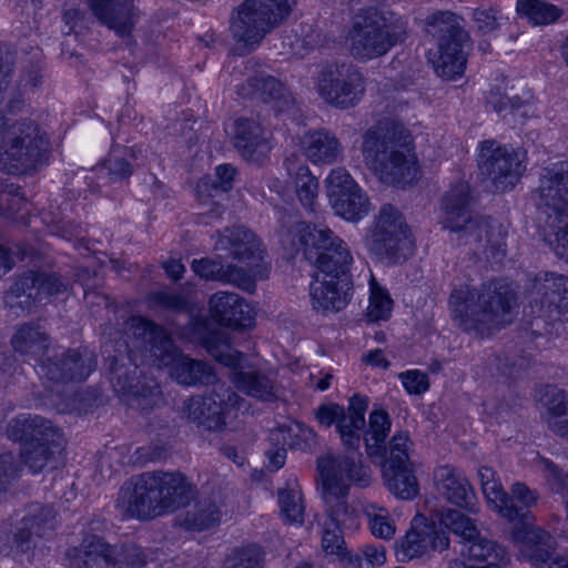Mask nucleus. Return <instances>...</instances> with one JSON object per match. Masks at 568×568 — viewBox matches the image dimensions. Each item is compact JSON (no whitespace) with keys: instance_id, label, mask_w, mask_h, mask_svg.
I'll return each mask as SVG.
<instances>
[{"instance_id":"obj_49","label":"nucleus","mask_w":568,"mask_h":568,"mask_svg":"<svg viewBox=\"0 0 568 568\" xmlns=\"http://www.w3.org/2000/svg\"><path fill=\"white\" fill-rule=\"evenodd\" d=\"M371 296L367 307V317L372 322L386 321L389 318L393 307V300L387 291L383 290L376 278L371 275Z\"/></svg>"},{"instance_id":"obj_11","label":"nucleus","mask_w":568,"mask_h":568,"mask_svg":"<svg viewBox=\"0 0 568 568\" xmlns=\"http://www.w3.org/2000/svg\"><path fill=\"white\" fill-rule=\"evenodd\" d=\"M394 14L376 7L361 10L349 31L351 52L358 60H372L385 54L395 38L388 31Z\"/></svg>"},{"instance_id":"obj_10","label":"nucleus","mask_w":568,"mask_h":568,"mask_svg":"<svg viewBox=\"0 0 568 568\" xmlns=\"http://www.w3.org/2000/svg\"><path fill=\"white\" fill-rule=\"evenodd\" d=\"M425 31L437 41V49L427 54L435 71H462L466 68L464 42L467 33L459 17L450 11H437L426 18Z\"/></svg>"},{"instance_id":"obj_35","label":"nucleus","mask_w":568,"mask_h":568,"mask_svg":"<svg viewBox=\"0 0 568 568\" xmlns=\"http://www.w3.org/2000/svg\"><path fill=\"white\" fill-rule=\"evenodd\" d=\"M13 349L28 358H43L52 348L49 334L34 323H24L17 327L11 337Z\"/></svg>"},{"instance_id":"obj_38","label":"nucleus","mask_w":568,"mask_h":568,"mask_svg":"<svg viewBox=\"0 0 568 568\" xmlns=\"http://www.w3.org/2000/svg\"><path fill=\"white\" fill-rule=\"evenodd\" d=\"M383 479L397 498L409 500L418 495L419 486L413 465L383 466Z\"/></svg>"},{"instance_id":"obj_8","label":"nucleus","mask_w":568,"mask_h":568,"mask_svg":"<svg viewBox=\"0 0 568 568\" xmlns=\"http://www.w3.org/2000/svg\"><path fill=\"white\" fill-rule=\"evenodd\" d=\"M207 353L219 363L230 367V381L247 396L261 402H275L278 385L274 377L262 371H244L245 355L233 348L224 333L210 332L203 339Z\"/></svg>"},{"instance_id":"obj_56","label":"nucleus","mask_w":568,"mask_h":568,"mask_svg":"<svg viewBox=\"0 0 568 568\" xmlns=\"http://www.w3.org/2000/svg\"><path fill=\"white\" fill-rule=\"evenodd\" d=\"M212 389L205 397L217 406L216 410H220V415L224 416L231 409L239 407L241 397L229 386L225 382L216 381L211 383Z\"/></svg>"},{"instance_id":"obj_32","label":"nucleus","mask_w":568,"mask_h":568,"mask_svg":"<svg viewBox=\"0 0 568 568\" xmlns=\"http://www.w3.org/2000/svg\"><path fill=\"white\" fill-rule=\"evenodd\" d=\"M303 154L314 164H332L343 153V146L336 135L320 129L305 133L301 139Z\"/></svg>"},{"instance_id":"obj_29","label":"nucleus","mask_w":568,"mask_h":568,"mask_svg":"<svg viewBox=\"0 0 568 568\" xmlns=\"http://www.w3.org/2000/svg\"><path fill=\"white\" fill-rule=\"evenodd\" d=\"M234 146L247 161L261 163L272 145L261 124L253 119L241 118L234 123Z\"/></svg>"},{"instance_id":"obj_57","label":"nucleus","mask_w":568,"mask_h":568,"mask_svg":"<svg viewBox=\"0 0 568 568\" xmlns=\"http://www.w3.org/2000/svg\"><path fill=\"white\" fill-rule=\"evenodd\" d=\"M323 488L324 500L328 507L325 520H333L337 525L344 524L352 516V509L346 501L348 493L337 494L331 489V486H323Z\"/></svg>"},{"instance_id":"obj_40","label":"nucleus","mask_w":568,"mask_h":568,"mask_svg":"<svg viewBox=\"0 0 568 568\" xmlns=\"http://www.w3.org/2000/svg\"><path fill=\"white\" fill-rule=\"evenodd\" d=\"M390 426L392 420L385 409H374L369 414L368 428L364 434V443L369 456H384Z\"/></svg>"},{"instance_id":"obj_53","label":"nucleus","mask_w":568,"mask_h":568,"mask_svg":"<svg viewBox=\"0 0 568 568\" xmlns=\"http://www.w3.org/2000/svg\"><path fill=\"white\" fill-rule=\"evenodd\" d=\"M24 205L26 197L21 186L13 183L10 178L0 179V215L18 213Z\"/></svg>"},{"instance_id":"obj_51","label":"nucleus","mask_w":568,"mask_h":568,"mask_svg":"<svg viewBox=\"0 0 568 568\" xmlns=\"http://www.w3.org/2000/svg\"><path fill=\"white\" fill-rule=\"evenodd\" d=\"M124 149L113 145L101 168L106 170L111 183L124 182L133 174V166L123 154Z\"/></svg>"},{"instance_id":"obj_63","label":"nucleus","mask_w":568,"mask_h":568,"mask_svg":"<svg viewBox=\"0 0 568 568\" xmlns=\"http://www.w3.org/2000/svg\"><path fill=\"white\" fill-rule=\"evenodd\" d=\"M540 469L545 479L552 491L557 494H566L568 491V474L558 465L548 458L539 459Z\"/></svg>"},{"instance_id":"obj_33","label":"nucleus","mask_w":568,"mask_h":568,"mask_svg":"<svg viewBox=\"0 0 568 568\" xmlns=\"http://www.w3.org/2000/svg\"><path fill=\"white\" fill-rule=\"evenodd\" d=\"M236 93L244 99H256L265 103L274 102L278 108L288 104L290 95L284 84L273 75L250 77L236 87Z\"/></svg>"},{"instance_id":"obj_62","label":"nucleus","mask_w":568,"mask_h":568,"mask_svg":"<svg viewBox=\"0 0 568 568\" xmlns=\"http://www.w3.org/2000/svg\"><path fill=\"white\" fill-rule=\"evenodd\" d=\"M327 195L329 201L351 191L361 189L351 174L344 168H335L326 179Z\"/></svg>"},{"instance_id":"obj_27","label":"nucleus","mask_w":568,"mask_h":568,"mask_svg":"<svg viewBox=\"0 0 568 568\" xmlns=\"http://www.w3.org/2000/svg\"><path fill=\"white\" fill-rule=\"evenodd\" d=\"M212 317L221 325L247 328L254 324V315L246 301L235 293L219 292L210 298Z\"/></svg>"},{"instance_id":"obj_39","label":"nucleus","mask_w":568,"mask_h":568,"mask_svg":"<svg viewBox=\"0 0 568 568\" xmlns=\"http://www.w3.org/2000/svg\"><path fill=\"white\" fill-rule=\"evenodd\" d=\"M64 449L63 439L54 443H41L27 446L21 449L20 456L23 464L31 473L38 474L47 467L55 468Z\"/></svg>"},{"instance_id":"obj_4","label":"nucleus","mask_w":568,"mask_h":568,"mask_svg":"<svg viewBox=\"0 0 568 568\" xmlns=\"http://www.w3.org/2000/svg\"><path fill=\"white\" fill-rule=\"evenodd\" d=\"M124 325L138 345L149 355L152 364L159 368H170L171 377L179 384L209 385L215 379L212 367L182 354L163 326L143 316H131Z\"/></svg>"},{"instance_id":"obj_42","label":"nucleus","mask_w":568,"mask_h":568,"mask_svg":"<svg viewBox=\"0 0 568 568\" xmlns=\"http://www.w3.org/2000/svg\"><path fill=\"white\" fill-rule=\"evenodd\" d=\"M329 202L335 213L349 222H358L371 210L369 199L362 189L344 194L337 193V197Z\"/></svg>"},{"instance_id":"obj_59","label":"nucleus","mask_w":568,"mask_h":568,"mask_svg":"<svg viewBox=\"0 0 568 568\" xmlns=\"http://www.w3.org/2000/svg\"><path fill=\"white\" fill-rule=\"evenodd\" d=\"M278 504L281 513L290 523L302 524L304 521V505L300 491L294 489H280Z\"/></svg>"},{"instance_id":"obj_31","label":"nucleus","mask_w":568,"mask_h":568,"mask_svg":"<svg viewBox=\"0 0 568 568\" xmlns=\"http://www.w3.org/2000/svg\"><path fill=\"white\" fill-rule=\"evenodd\" d=\"M460 554L469 561L478 562L480 566H465L463 562H454L452 568H505L510 561V557L503 545L480 535L470 544H465Z\"/></svg>"},{"instance_id":"obj_9","label":"nucleus","mask_w":568,"mask_h":568,"mask_svg":"<svg viewBox=\"0 0 568 568\" xmlns=\"http://www.w3.org/2000/svg\"><path fill=\"white\" fill-rule=\"evenodd\" d=\"M365 246L378 261L395 264L413 254L414 243L404 215L392 204L381 206L365 236Z\"/></svg>"},{"instance_id":"obj_28","label":"nucleus","mask_w":568,"mask_h":568,"mask_svg":"<svg viewBox=\"0 0 568 568\" xmlns=\"http://www.w3.org/2000/svg\"><path fill=\"white\" fill-rule=\"evenodd\" d=\"M434 479L437 491L447 501L468 511L475 510V491L462 471L450 465H443L435 469Z\"/></svg>"},{"instance_id":"obj_60","label":"nucleus","mask_w":568,"mask_h":568,"mask_svg":"<svg viewBox=\"0 0 568 568\" xmlns=\"http://www.w3.org/2000/svg\"><path fill=\"white\" fill-rule=\"evenodd\" d=\"M539 402L552 416L560 417L568 414V394L557 386H545Z\"/></svg>"},{"instance_id":"obj_43","label":"nucleus","mask_w":568,"mask_h":568,"mask_svg":"<svg viewBox=\"0 0 568 568\" xmlns=\"http://www.w3.org/2000/svg\"><path fill=\"white\" fill-rule=\"evenodd\" d=\"M564 316L559 311L541 308L529 303L523 327L534 338L544 337L552 334L555 324L561 322Z\"/></svg>"},{"instance_id":"obj_23","label":"nucleus","mask_w":568,"mask_h":568,"mask_svg":"<svg viewBox=\"0 0 568 568\" xmlns=\"http://www.w3.org/2000/svg\"><path fill=\"white\" fill-rule=\"evenodd\" d=\"M449 547V538L444 529L435 524L412 527L397 545L396 555L402 560H412L428 555L430 551L442 552Z\"/></svg>"},{"instance_id":"obj_45","label":"nucleus","mask_w":568,"mask_h":568,"mask_svg":"<svg viewBox=\"0 0 568 568\" xmlns=\"http://www.w3.org/2000/svg\"><path fill=\"white\" fill-rule=\"evenodd\" d=\"M483 494L489 504H493L498 513L509 520H517L523 515V508H518L513 498L507 495L498 479L484 485Z\"/></svg>"},{"instance_id":"obj_24","label":"nucleus","mask_w":568,"mask_h":568,"mask_svg":"<svg viewBox=\"0 0 568 568\" xmlns=\"http://www.w3.org/2000/svg\"><path fill=\"white\" fill-rule=\"evenodd\" d=\"M321 229L323 226H312L295 213L283 211L278 217L276 230L277 242L288 257H294L302 251L307 260V248L313 242V234Z\"/></svg>"},{"instance_id":"obj_19","label":"nucleus","mask_w":568,"mask_h":568,"mask_svg":"<svg viewBox=\"0 0 568 568\" xmlns=\"http://www.w3.org/2000/svg\"><path fill=\"white\" fill-rule=\"evenodd\" d=\"M317 92L328 104L348 109L362 99L365 81L362 73H321Z\"/></svg>"},{"instance_id":"obj_22","label":"nucleus","mask_w":568,"mask_h":568,"mask_svg":"<svg viewBox=\"0 0 568 568\" xmlns=\"http://www.w3.org/2000/svg\"><path fill=\"white\" fill-rule=\"evenodd\" d=\"M55 528V510L51 505L34 503L28 506L20 527L14 534L13 547L19 552H28L37 546V540Z\"/></svg>"},{"instance_id":"obj_44","label":"nucleus","mask_w":568,"mask_h":568,"mask_svg":"<svg viewBox=\"0 0 568 568\" xmlns=\"http://www.w3.org/2000/svg\"><path fill=\"white\" fill-rule=\"evenodd\" d=\"M516 10L520 18L527 19L534 26L556 22L562 10L545 0H517Z\"/></svg>"},{"instance_id":"obj_18","label":"nucleus","mask_w":568,"mask_h":568,"mask_svg":"<svg viewBox=\"0 0 568 568\" xmlns=\"http://www.w3.org/2000/svg\"><path fill=\"white\" fill-rule=\"evenodd\" d=\"M217 248L226 250L229 254L244 266H237L248 273L251 281L266 277L267 268L264 263L263 248L256 235L243 225L225 229L221 234Z\"/></svg>"},{"instance_id":"obj_36","label":"nucleus","mask_w":568,"mask_h":568,"mask_svg":"<svg viewBox=\"0 0 568 568\" xmlns=\"http://www.w3.org/2000/svg\"><path fill=\"white\" fill-rule=\"evenodd\" d=\"M287 174L295 183V191L302 205L310 212H314L318 194V181L311 173L308 166L296 154H291L284 162Z\"/></svg>"},{"instance_id":"obj_2","label":"nucleus","mask_w":568,"mask_h":568,"mask_svg":"<svg viewBox=\"0 0 568 568\" xmlns=\"http://www.w3.org/2000/svg\"><path fill=\"white\" fill-rule=\"evenodd\" d=\"M194 493L181 473L145 471L120 488L116 508L126 518L149 520L186 506Z\"/></svg>"},{"instance_id":"obj_17","label":"nucleus","mask_w":568,"mask_h":568,"mask_svg":"<svg viewBox=\"0 0 568 568\" xmlns=\"http://www.w3.org/2000/svg\"><path fill=\"white\" fill-rule=\"evenodd\" d=\"M358 452L328 456L317 459V469L323 486H331L337 494L349 493V486L365 488L371 485L372 474L368 466L363 465Z\"/></svg>"},{"instance_id":"obj_50","label":"nucleus","mask_w":568,"mask_h":568,"mask_svg":"<svg viewBox=\"0 0 568 568\" xmlns=\"http://www.w3.org/2000/svg\"><path fill=\"white\" fill-rule=\"evenodd\" d=\"M413 447V442L409 437L408 432L399 430L396 432L386 446V458L383 466H400V465H413L410 463L409 453Z\"/></svg>"},{"instance_id":"obj_46","label":"nucleus","mask_w":568,"mask_h":568,"mask_svg":"<svg viewBox=\"0 0 568 568\" xmlns=\"http://www.w3.org/2000/svg\"><path fill=\"white\" fill-rule=\"evenodd\" d=\"M13 74L14 73H9L7 78V89L6 84H2L4 100L8 99L7 109L10 112H17L21 110V106L23 104V100L21 99L22 93L28 91V89H36L42 81V78L39 73H21L19 75L20 79L16 80L18 82V85L12 87L10 85V82L12 81Z\"/></svg>"},{"instance_id":"obj_25","label":"nucleus","mask_w":568,"mask_h":568,"mask_svg":"<svg viewBox=\"0 0 568 568\" xmlns=\"http://www.w3.org/2000/svg\"><path fill=\"white\" fill-rule=\"evenodd\" d=\"M529 303L565 315L568 312V278L552 272L539 274L534 281Z\"/></svg>"},{"instance_id":"obj_30","label":"nucleus","mask_w":568,"mask_h":568,"mask_svg":"<svg viewBox=\"0 0 568 568\" xmlns=\"http://www.w3.org/2000/svg\"><path fill=\"white\" fill-rule=\"evenodd\" d=\"M113 554L114 546L97 535L85 536L78 547L67 552L75 568H115L111 564Z\"/></svg>"},{"instance_id":"obj_37","label":"nucleus","mask_w":568,"mask_h":568,"mask_svg":"<svg viewBox=\"0 0 568 568\" xmlns=\"http://www.w3.org/2000/svg\"><path fill=\"white\" fill-rule=\"evenodd\" d=\"M217 406L205 396H192L182 406V417L207 430H221L225 427V417L216 410Z\"/></svg>"},{"instance_id":"obj_7","label":"nucleus","mask_w":568,"mask_h":568,"mask_svg":"<svg viewBox=\"0 0 568 568\" xmlns=\"http://www.w3.org/2000/svg\"><path fill=\"white\" fill-rule=\"evenodd\" d=\"M295 4L296 0H244L231 11L230 34L237 44L253 51L291 16Z\"/></svg>"},{"instance_id":"obj_64","label":"nucleus","mask_w":568,"mask_h":568,"mask_svg":"<svg viewBox=\"0 0 568 568\" xmlns=\"http://www.w3.org/2000/svg\"><path fill=\"white\" fill-rule=\"evenodd\" d=\"M148 302L151 307H162L173 312H181L187 308V301L182 294L169 291L151 292L148 295Z\"/></svg>"},{"instance_id":"obj_26","label":"nucleus","mask_w":568,"mask_h":568,"mask_svg":"<svg viewBox=\"0 0 568 568\" xmlns=\"http://www.w3.org/2000/svg\"><path fill=\"white\" fill-rule=\"evenodd\" d=\"M90 8L100 23L116 36L132 33L138 18L133 0H90Z\"/></svg>"},{"instance_id":"obj_52","label":"nucleus","mask_w":568,"mask_h":568,"mask_svg":"<svg viewBox=\"0 0 568 568\" xmlns=\"http://www.w3.org/2000/svg\"><path fill=\"white\" fill-rule=\"evenodd\" d=\"M130 405L141 410H150L158 405L161 399L160 386L154 381L141 383L131 387L128 392Z\"/></svg>"},{"instance_id":"obj_48","label":"nucleus","mask_w":568,"mask_h":568,"mask_svg":"<svg viewBox=\"0 0 568 568\" xmlns=\"http://www.w3.org/2000/svg\"><path fill=\"white\" fill-rule=\"evenodd\" d=\"M235 169L230 164H221L215 169L214 176H205L197 183L199 193H209L214 196L217 193L229 192L233 187Z\"/></svg>"},{"instance_id":"obj_14","label":"nucleus","mask_w":568,"mask_h":568,"mask_svg":"<svg viewBox=\"0 0 568 568\" xmlns=\"http://www.w3.org/2000/svg\"><path fill=\"white\" fill-rule=\"evenodd\" d=\"M68 288L69 282L57 273L28 271L9 287L4 304L10 310L29 312L36 303L47 302Z\"/></svg>"},{"instance_id":"obj_47","label":"nucleus","mask_w":568,"mask_h":568,"mask_svg":"<svg viewBox=\"0 0 568 568\" xmlns=\"http://www.w3.org/2000/svg\"><path fill=\"white\" fill-rule=\"evenodd\" d=\"M440 520L446 528L462 538V548L480 535L475 521L458 510L448 509Z\"/></svg>"},{"instance_id":"obj_54","label":"nucleus","mask_w":568,"mask_h":568,"mask_svg":"<svg viewBox=\"0 0 568 568\" xmlns=\"http://www.w3.org/2000/svg\"><path fill=\"white\" fill-rule=\"evenodd\" d=\"M263 555L261 547L256 545L236 548L225 559L224 568H263Z\"/></svg>"},{"instance_id":"obj_5","label":"nucleus","mask_w":568,"mask_h":568,"mask_svg":"<svg viewBox=\"0 0 568 568\" xmlns=\"http://www.w3.org/2000/svg\"><path fill=\"white\" fill-rule=\"evenodd\" d=\"M476 199L466 181L450 184L440 199V224L443 229L457 233L466 243L481 244L484 252L493 257L504 255L501 226L488 217L474 214Z\"/></svg>"},{"instance_id":"obj_12","label":"nucleus","mask_w":568,"mask_h":568,"mask_svg":"<svg viewBox=\"0 0 568 568\" xmlns=\"http://www.w3.org/2000/svg\"><path fill=\"white\" fill-rule=\"evenodd\" d=\"M48 149L37 124L22 120L11 124L6 136V150L0 153V170L26 172L36 168Z\"/></svg>"},{"instance_id":"obj_13","label":"nucleus","mask_w":568,"mask_h":568,"mask_svg":"<svg viewBox=\"0 0 568 568\" xmlns=\"http://www.w3.org/2000/svg\"><path fill=\"white\" fill-rule=\"evenodd\" d=\"M97 358L87 347L54 346L38 361V374L53 384L82 382L94 371Z\"/></svg>"},{"instance_id":"obj_1","label":"nucleus","mask_w":568,"mask_h":568,"mask_svg":"<svg viewBox=\"0 0 568 568\" xmlns=\"http://www.w3.org/2000/svg\"><path fill=\"white\" fill-rule=\"evenodd\" d=\"M448 306L454 323L476 337H488L513 323V311L518 307L515 290L505 280H491L479 287L455 285Z\"/></svg>"},{"instance_id":"obj_16","label":"nucleus","mask_w":568,"mask_h":568,"mask_svg":"<svg viewBox=\"0 0 568 568\" xmlns=\"http://www.w3.org/2000/svg\"><path fill=\"white\" fill-rule=\"evenodd\" d=\"M478 169L483 176L491 181L498 192L513 187L523 172L519 153L513 148L500 145L495 140L480 143Z\"/></svg>"},{"instance_id":"obj_21","label":"nucleus","mask_w":568,"mask_h":568,"mask_svg":"<svg viewBox=\"0 0 568 568\" xmlns=\"http://www.w3.org/2000/svg\"><path fill=\"white\" fill-rule=\"evenodd\" d=\"M353 278H334L315 274L310 285L312 307L323 314L344 310L353 295Z\"/></svg>"},{"instance_id":"obj_20","label":"nucleus","mask_w":568,"mask_h":568,"mask_svg":"<svg viewBox=\"0 0 568 568\" xmlns=\"http://www.w3.org/2000/svg\"><path fill=\"white\" fill-rule=\"evenodd\" d=\"M521 539L520 556L535 568H568V559L556 552L557 541L548 531L532 527L518 532Z\"/></svg>"},{"instance_id":"obj_55","label":"nucleus","mask_w":568,"mask_h":568,"mask_svg":"<svg viewBox=\"0 0 568 568\" xmlns=\"http://www.w3.org/2000/svg\"><path fill=\"white\" fill-rule=\"evenodd\" d=\"M40 415L32 414H20L12 417L6 426V435L13 443L24 445L27 440H30V435L36 430V427H41L39 422Z\"/></svg>"},{"instance_id":"obj_15","label":"nucleus","mask_w":568,"mask_h":568,"mask_svg":"<svg viewBox=\"0 0 568 568\" xmlns=\"http://www.w3.org/2000/svg\"><path fill=\"white\" fill-rule=\"evenodd\" d=\"M313 236L307 248V261L318 270L317 274L337 280L352 278L354 258L346 242L327 226H323Z\"/></svg>"},{"instance_id":"obj_6","label":"nucleus","mask_w":568,"mask_h":568,"mask_svg":"<svg viewBox=\"0 0 568 568\" xmlns=\"http://www.w3.org/2000/svg\"><path fill=\"white\" fill-rule=\"evenodd\" d=\"M538 193L545 237L558 257L568 260V161L544 169Z\"/></svg>"},{"instance_id":"obj_3","label":"nucleus","mask_w":568,"mask_h":568,"mask_svg":"<svg viewBox=\"0 0 568 568\" xmlns=\"http://www.w3.org/2000/svg\"><path fill=\"white\" fill-rule=\"evenodd\" d=\"M362 154L383 183L406 186L418 178L413 136L399 122L381 121L369 128L363 135Z\"/></svg>"},{"instance_id":"obj_58","label":"nucleus","mask_w":568,"mask_h":568,"mask_svg":"<svg viewBox=\"0 0 568 568\" xmlns=\"http://www.w3.org/2000/svg\"><path fill=\"white\" fill-rule=\"evenodd\" d=\"M146 562L148 556L141 547L134 544L114 546L111 564L115 568H143Z\"/></svg>"},{"instance_id":"obj_61","label":"nucleus","mask_w":568,"mask_h":568,"mask_svg":"<svg viewBox=\"0 0 568 568\" xmlns=\"http://www.w3.org/2000/svg\"><path fill=\"white\" fill-rule=\"evenodd\" d=\"M322 548L327 555L343 556L346 544L341 525L333 520H325L322 527Z\"/></svg>"},{"instance_id":"obj_34","label":"nucleus","mask_w":568,"mask_h":568,"mask_svg":"<svg viewBox=\"0 0 568 568\" xmlns=\"http://www.w3.org/2000/svg\"><path fill=\"white\" fill-rule=\"evenodd\" d=\"M192 270L196 275L205 280L235 284L237 287L247 292L255 288V284L251 281V275L236 265H223L215 260L201 258L192 262Z\"/></svg>"},{"instance_id":"obj_41","label":"nucleus","mask_w":568,"mask_h":568,"mask_svg":"<svg viewBox=\"0 0 568 568\" xmlns=\"http://www.w3.org/2000/svg\"><path fill=\"white\" fill-rule=\"evenodd\" d=\"M222 511L211 497L199 499L183 518L182 525L189 530H206L220 524Z\"/></svg>"}]
</instances>
